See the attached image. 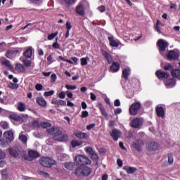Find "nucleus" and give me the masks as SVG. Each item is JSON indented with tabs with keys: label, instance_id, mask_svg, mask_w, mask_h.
Listing matches in <instances>:
<instances>
[{
	"label": "nucleus",
	"instance_id": "f257e3e1",
	"mask_svg": "<svg viewBox=\"0 0 180 180\" xmlns=\"http://www.w3.org/2000/svg\"><path fill=\"white\" fill-rule=\"evenodd\" d=\"M75 161L78 165H91V160L88 156L78 155L75 158Z\"/></svg>",
	"mask_w": 180,
	"mask_h": 180
},
{
	"label": "nucleus",
	"instance_id": "f03ea898",
	"mask_svg": "<svg viewBox=\"0 0 180 180\" xmlns=\"http://www.w3.org/2000/svg\"><path fill=\"white\" fill-rule=\"evenodd\" d=\"M89 8V4L86 0H83L82 4L76 7V13L79 16H85V9Z\"/></svg>",
	"mask_w": 180,
	"mask_h": 180
},
{
	"label": "nucleus",
	"instance_id": "7ed1b4c3",
	"mask_svg": "<svg viewBox=\"0 0 180 180\" xmlns=\"http://www.w3.org/2000/svg\"><path fill=\"white\" fill-rule=\"evenodd\" d=\"M39 162L42 167H45L46 168H51L53 165H56V160L49 157L41 158L39 159Z\"/></svg>",
	"mask_w": 180,
	"mask_h": 180
},
{
	"label": "nucleus",
	"instance_id": "20e7f679",
	"mask_svg": "<svg viewBox=\"0 0 180 180\" xmlns=\"http://www.w3.org/2000/svg\"><path fill=\"white\" fill-rule=\"evenodd\" d=\"M53 140L56 141H68V136L65 134H63V131L60 129H56L54 135H53Z\"/></svg>",
	"mask_w": 180,
	"mask_h": 180
},
{
	"label": "nucleus",
	"instance_id": "39448f33",
	"mask_svg": "<svg viewBox=\"0 0 180 180\" xmlns=\"http://www.w3.org/2000/svg\"><path fill=\"white\" fill-rule=\"evenodd\" d=\"M141 108V103L140 102L134 103L129 108V113L131 116H136L139 113Z\"/></svg>",
	"mask_w": 180,
	"mask_h": 180
},
{
	"label": "nucleus",
	"instance_id": "423d86ee",
	"mask_svg": "<svg viewBox=\"0 0 180 180\" xmlns=\"http://www.w3.org/2000/svg\"><path fill=\"white\" fill-rule=\"evenodd\" d=\"M143 123V118L136 117L132 120L129 124L131 127H133V129H141Z\"/></svg>",
	"mask_w": 180,
	"mask_h": 180
},
{
	"label": "nucleus",
	"instance_id": "0eeeda50",
	"mask_svg": "<svg viewBox=\"0 0 180 180\" xmlns=\"http://www.w3.org/2000/svg\"><path fill=\"white\" fill-rule=\"evenodd\" d=\"M157 44L159 47V51L161 54L165 51L167 47H168V42L167 41L160 39L158 41Z\"/></svg>",
	"mask_w": 180,
	"mask_h": 180
},
{
	"label": "nucleus",
	"instance_id": "6e6552de",
	"mask_svg": "<svg viewBox=\"0 0 180 180\" xmlns=\"http://www.w3.org/2000/svg\"><path fill=\"white\" fill-rule=\"evenodd\" d=\"M179 51L172 50L168 52L166 57L168 60H178L179 58Z\"/></svg>",
	"mask_w": 180,
	"mask_h": 180
},
{
	"label": "nucleus",
	"instance_id": "1a4fd4ad",
	"mask_svg": "<svg viewBox=\"0 0 180 180\" xmlns=\"http://www.w3.org/2000/svg\"><path fill=\"white\" fill-rule=\"evenodd\" d=\"M84 150L90 155L91 160L94 161H98V160H99V156H98V154L94 150V148L87 147L84 148Z\"/></svg>",
	"mask_w": 180,
	"mask_h": 180
},
{
	"label": "nucleus",
	"instance_id": "9d476101",
	"mask_svg": "<svg viewBox=\"0 0 180 180\" xmlns=\"http://www.w3.org/2000/svg\"><path fill=\"white\" fill-rule=\"evenodd\" d=\"M110 136L113 139V140H115V141H117L120 136H122V131H120V130L119 129H114L112 130Z\"/></svg>",
	"mask_w": 180,
	"mask_h": 180
},
{
	"label": "nucleus",
	"instance_id": "9b49d317",
	"mask_svg": "<svg viewBox=\"0 0 180 180\" xmlns=\"http://www.w3.org/2000/svg\"><path fill=\"white\" fill-rule=\"evenodd\" d=\"M158 147V143H157L156 142H150L146 146L148 151H157Z\"/></svg>",
	"mask_w": 180,
	"mask_h": 180
},
{
	"label": "nucleus",
	"instance_id": "f8f14e48",
	"mask_svg": "<svg viewBox=\"0 0 180 180\" xmlns=\"http://www.w3.org/2000/svg\"><path fill=\"white\" fill-rule=\"evenodd\" d=\"M156 113L158 117H162V119H164V117L165 116V110H164V108L162 106H157Z\"/></svg>",
	"mask_w": 180,
	"mask_h": 180
},
{
	"label": "nucleus",
	"instance_id": "ddd939ff",
	"mask_svg": "<svg viewBox=\"0 0 180 180\" xmlns=\"http://www.w3.org/2000/svg\"><path fill=\"white\" fill-rule=\"evenodd\" d=\"M155 75L159 79H161V78H168V77H169V74L168 72H162L161 70H157Z\"/></svg>",
	"mask_w": 180,
	"mask_h": 180
},
{
	"label": "nucleus",
	"instance_id": "4468645a",
	"mask_svg": "<svg viewBox=\"0 0 180 180\" xmlns=\"http://www.w3.org/2000/svg\"><path fill=\"white\" fill-rule=\"evenodd\" d=\"M120 70V65L117 62H113L110 68V72H117Z\"/></svg>",
	"mask_w": 180,
	"mask_h": 180
},
{
	"label": "nucleus",
	"instance_id": "2eb2a0df",
	"mask_svg": "<svg viewBox=\"0 0 180 180\" xmlns=\"http://www.w3.org/2000/svg\"><path fill=\"white\" fill-rule=\"evenodd\" d=\"M101 53L103 57H105V60L108 61V64H112V63H113V59L112 58L110 54L105 51H102Z\"/></svg>",
	"mask_w": 180,
	"mask_h": 180
},
{
	"label": "nucleus",
	"instance_id": "dca6fc26",
	"mask_svg": "<svg viewBox=\"0 0 180 180\" xmlns=\"http://www.w3.org/2000/svg\"><path fill=\"white\" fill-rule=\"evenodd\" d=\"M4 136L5 139L8 140V141H13V132L12 131H8L4 132Z\"/></svg>",
	"mask_w": 180,
	"mask_h": 180
},
{
	"label": "nucleus",
	"instance_id": "f3484780",
	"mask_svg": "<svg viewBox=\"0 0 180 180\" xmlns=\"http://www.w3.org/2000/svg\"><path fill=\"white\" fill-rule=\"evenodd\" d=\"M17 54H18V51H7L6 53V57L7 58H9L10 60H12V58H14V57H16Z\"/></svg>",
	"mask_w": 180,
	"mask_h": 180
},
{
	"label": "nucleus",
	"instance_id": "a211bd4d",
	"mask_svg": "<svg viewBox=\"0 0 180 180\" xmlns=\"http://www.w3.org/2000/svg\"><path fill=\"white\" fill-rule=\"evenodd\" d=\"M108 40L110 42V46H111L112 47H119V43L117 42V41L115 40V37H108Z\"/></svg>",
	"mask_w": 180,
	"mask_h": 180
},
{
	"label": "nucleus",
	"instance_id": "6ab92c4d",
	"mask_svg": "<svg viewBox=\"0 0 180 180\" xmlns=\"http://www.w3.org/2000/svg\"><path fill=\"white\" fill-rule=\"evenodd\" d=\"M37 103L39 105V106H41L42 108H44L47 105V102L43 97H38L36 100Z\"/></svg>",
	"mask_w": 180,
	"mask_h": 180
},
{
	"label": "nucleus",
	"instance_id": "aec40b11",
	"mask_svg": "<svg viewBox=\"0 0 180 180\" xmlns=\"http://www.w3.org/2000/svg\"><path fill=\"white\" fill-rule=\"evenodd\" d=\"M133 147L136 151H141V141L136 140L133 143Z\"/></svg>",
	"mask_w": 180,
	"mask_h": 180
},
{
	"label": "nucleus",
	"instance_id": "412c9836",
	"mask_svg": "<svg viewBox=\"0 0 180 180\" xmlns=\"http://www.w3.org/2000/svg\"><path fill=\"white\" fill-rule=\"evenodd\" d=\"M33 53V48L30 46L23 53L26 58H32V54Z\"/></svg>",
	"mask_w": 180,
	"mask_h": 180
},
{
	"label": "nucleus",
	"instance_id": "4be33fe9",
	"mask_svg": "<svg viewBox=\"0 0 180 180\" xmlns=\"http://www.w3.org/2000/svg\"><path fill=\"white\" fill-rule=\"evenodd\" d=\"M165 85L167 88H172L173 86H175V79H167L165 82Z\"/></svg>",
	"mask_w": 180,
	"mask_h": 180
},
{
	"label": "nucleus",
	"instance_id": "5701e85b",
	"mask_svg": "<svg viewBox=\"0 0 180 180\" xmlns=\"http://www.w3.org/2000/svg\"><path fill=\"white\" fill-rule=\"evenodd\" d=\"M28 154L31 158H39L40 157V153L37 150H31L28 152Z\"/></svg>",
	"mask_w": 180,
	"mask_h": 180
},
{
	"label": "nucleus",
	"instance_id": "b1692460",
	"mask_svg": "<svg viewBox=\"0 0 180 180\" xmlns=\"http://www.w3.org/2000/svg\"><path fill=\"white\" fill-rule=\"evenodd\" d=\"M75 136L76 137H77V139H86L88 137V134L86 133H84V132H81V131H78V132H75Z\"/></svg>",
	"mask_w": 180,
	"mask_h": 180
},
{
	"label": "nucleus",
	"instance_id": "393cba45",
	"mask_svg": "<svg viewBox=\"0 0 180 180\" xmlns=\"http://www.w3.org/2000/svg\"><path fill=\"white\" fill-rule=\"evenodd\" d=\"M9 118L14 122H20L22 121V116L18 115L17 114H11L9 116Z\"/></svg>",
	"mask_w": 180,
	"mask_h": 180
},
{
	"label": "nucleus",
	"instance_id": "a878e982",
	"mask_svg": "<svg viewBox=\"0 0 180 180\" xmlns=\"http://www.w3.org/2000/svg\"><path fill=\"white\" fill-rule=\"evenodd\" d=\"M8 153L11 155V157L16 158L18 157L19 155V152L13 148H8Z\"/></svg>",
	"mask_w": 180,
	"mask_h": 180
},
{
	"label": "nucleus",
	"instance_id": "bb28decb",
	"mask_svg": "<svg viewBox=\"0 0 180 180\" xmlns=\"http://www.w3.org/2000/svg\"><path fill=\"white\" fill-rule=\"evenodd\" d=\"M53 105H58V106H66L67 101L64 100H56L55 101H52Z\"/></svg>",
	"mask_w": 180,
	"mask_h": 180
},
{
	"label": "nucleus",
	"instance_id": "cd10ccee",
	"mask_svg": "<svg viewBox=\"0 0 180 180\" xmlns=\"http://www.w3.org/2000/svg\"><path fill=\"white\" fill-rule=\"evenodd\" d=\"M123 169L127 172V174H134L136 171H137V169L136 167H124Z\"/></svg>",
	"mask_w": 180,
	"mask_h": 180
},
{
	"label": "nucleus",
	"instance_id": "c85d7f7f",
	"mask_svg": "<svg viewBox=\"0 0 180 180\" xmlns=\"http://www.w3.org/2000/svg\"><path fill=\"white\" fill-rule=\"evenodd\" d=\"M172 75L174 78H177V79H180V70L176 69L172 70Z\"/></svg>",
	"mask_w": 180,
	"mask_h": 180
},
{
	"label": "nucleus",
	"instance_id": "c756f323",
	"mask_svg": "<svg viewBox=\"0 0 180 180\" xmlns=\"http://www.w3.org/2000/svg\"><path fill=\"white\" fill-rule=\"evenodd\" d=\"M15 70L19 72H25V71H26V68H25L22 64L18 63L15 65Z\"/></svg>",
	"mask_w": 180,
	"mask_h": 180
},
{
	"label": "nucleus",
	"instance_id": "7c9ffc66",
	"mask_svg": "<svg viewBox=\"0 0 180 180\" xmlns=\"http://www.w3.org/2000/svg\"><path fill=\"white\" fill-rule=\"evenodd\" d=\"M71 146L73 148H76V147H79V146H82V141H77V140H72L71 141Z\"/></svg>",
	"mask_w": 180,
	"mask_h": 180
},
{
	"label": "nucleus",
	"instance_id": "2f4dec72",
	"mask_svg": "<svg viewBox=\"0 0 180 180\" xmlns=\"http://www.w3.org/2000/svg\"><path fill=\"white\" fill-rule=\"evenodd\" d=\"M122 75L124 79H129V75H130V69L125 68L122 70Z\"/></svg>",
	"mask_w": 180,
	"mask_h": 180
},
{
	"label": "nucleus",
	"instance_id": "473e14b6",
	"mask_svg": "<svg viewBox=\"0 0 180 180\" xmlns=\"http://www.w3.org/2000/svg\"><path fill=\"white\" fill-rule=\"evenodd\" d=\"M91 168L88 167H83V176H89V175H91Z\"/></svg>",
	"mask_w": 180,
	"mask_h": 180
},
{
	"label": "nucleus",
	"instance_id": "72a5a7b5",
	"mask_svg": "<svg viewBox=\"0 0 180 180\" xmlns=\"http://www.w3.org/2000/svg\"><path fill=\"white\" fill-rule=\"evenodd\" d=\"M18 110L19 112H25L26 110V105L22 102H19L18 103Z\"/></svg>",
	"mask_w": 180,
	"mask_h": 180
},
{
	"label": "nucleus",
	"instance_id": "f704fd0d",
	"mask_svg": "<svg viewBox=\"0 0 180 180\" xmlns=\"http://www.w3.org/2000/svg\"><path fill=\"white\" fill-rule=\"evenodd\" d=\"M2 65H6V67H8V68H13V65L11 63V61L9 60H4L1 61Z\"/></svg>",
	"mask_w": 180,
	"mask_h": 180
},
{
	"label": "nucleus",
	"instance_id": "c9c22d12",
	"mask_svg": "<svg viewBox=\"0 0 180 180\" xmlns=\"http://www.w3.org/2000/svg\"><path fill=\"white\" fill-rule=\"evenodd\" d=\"M0 126L4 130H6V129H9V124L6 121H1L0 122Z\"/></svg>",
	"mask_w": 180,
	"mask_h": 180
},
{
	"label": "nucleus",
	"instance_id": "e433bc0d",
	"mask_svg": "<svg viewBox=\"0 0 180 180\" xmlns=\"http://www.w3.org/2000/svg\"><path fill=\"white\" fill-rule=\"evenodd\" d=\"M19 140L22 141L24 144H26L27 143V136L26 135L20 134L19 136Z\"/></svg>",
	"mask_w": 180,
	"mask_h": 180
},
{
	"label": "nucleus",
	"instance_id": "4c0bfd02",
	"mask_svg": "<svg viewBox=\"0 0 180 180\" xmlns=\"http://www.w3.org/2000/svg\"><path fill=\"white\" fill-rule=\"evenodd\" d=\"M65 167L66 168V169H68L69 171H72V169H74V163H66L65 164Z\"/></svg>",
	"mask_w": 180,
	"mask_h": 180
},
{
	"label": "nucleus",
	"instance_id": "58836bf2",
	"mask_svg": "<svg viewBox=\"0 0 180 180\" xmlns=\"http://www.w3.org/2000/svg\"><path fill=\"white\" fill-rule=\"evenodd\" d=\"M8 144V139H4V138L0 139V145L2 146V147H6Z\"/></svg>",
	"mask_w": 180,
	"mask_h": 180
},
{
	"label": "nucleus",
	"instance_id": "ea45409f",
	"mask_svg": "<svg viewBox=\"0 0 180 180\" xmlns=\"http://www.w3.org/2000/svg\"><path fill=\"white\" fill-rule=\"evenodd\" d=\"M8 88H10V89H18L19 85L18 84L10 82L8 85Z\"/></svg>",
	"mask_w": 180,
	"mask_h": 180
},
{
	"label": "nucleus",
	"instance_id": "a19ab883",
	"mask_svg": "<svg viewBox=\"0 0 180 180\" xmlns=\"http://www.w3.org/2000/svg\"><path fill=\"white\" fill-rule=\"evenodd\" d=\"M57 130H58V129H56L55 127H52L51 129H46V131L48 133H49V134H51V136H53V137H54V134H55L56 131H57Z\"/></svg>",
	"mask_w": 180,
	"mask_h": 180
},
{
	"label": "nucleus",
	"instance_id": "79ce46f5",
	"mask_svg": "<svg viewBox=\"0 0 180 180\" xmlns=\"http://www.w3.org/2000/svg\"><path fill=\"white\" fill-rule=\"evenodd\" d=\"M75 175L79 176L80 175H83V168L77 167L75 172Z\"/></svg>",
	"mask_w": 180,
	"mask_h": 180
},
{
	"label": "nucleus",
	"instance_id": "37998d69",
	"mask_svg": "<svg viewBox=\"0 0 180 180\" xmlns=\"http://www.w3.org/2000/svg\"><path fill=\"white\" fill-rule=\"evenodd\" d=\"M23 64L27 67V68H29V67H32V61L27 59H24L22 60Z\"/></svg>",
	"mask_w": 180,
	"mask_h": 180
},
{
	"label": "nucleus",
	"instance_id": "c03bdc74",
	"mask_svg": "<svg viewBox=\"0 0 180 180\" xmlns=\"http://www.w3.org/2000/svg\"><path fill=\"white\" fill-rule=\"evenodd\" d=\"M41 127V123H40L39 121L37 120H34L32 122V127H35L36 129H39V127Z\"/></svg>",
	"mask_w": 180,
	"mask_h": 180
},
{
	"label": "nucleus",
	"instance_id": "a18cd8bd",
	"mask_svg": "<svg viewBox=\"0 0 180 180\" xmlns=\"http://www.w3.org/2000/svg\"><path fill=\"white\" fill-rule=\"evenodd\" d=\"M52 47L56 50H60L61 49V46H60V44H58V42L57 41V39H56V41L52 44Z\"/></svg>",
	"mask_w": 180,
	"mask_h": 180
},
{
	"label": "nucleus",
	"instance_id": "49530a36",
	"mask_svg": "<svg viewBox=\"0 0 180 180\" xmlns=\"http://www.w3.org/2000/svg\"><path fill=\"white\" fill-rule=\"evenodd\" d=\"M88 60H89V58H82L80 59L81 61V65H86V64H88Z\"/></svg>",
	"mask_w": 180,
	"mask_h": 180
},
{
	"label": "nucleus",
	"instance_id": "de8ad7c7",
	"mask_svg": "<svg viewBox=\"0 0 180 180\" xmlns=\"http://www.w3.org/2000/svg\"><path fill=\"white\" fill-rule=\"evenodd\" d=\"M41 127L47 129V127H51V124L50 122H41Z\"/></svg>",
	"mask_w": 180,
	"mask_h": 180
},
{
	"label": "nucleus",
	"instance_id": "09e8293b",
	"mask_svg": "<svg viewBox=\"0 0 180 180\" xmlns=\"http://www.w3.org/2000/svg\"><path fill=\"white\" fill-rule=\"evenodd\" d=\"M65 87L66 88V89H68V91H74L75 89H77L76 86H72L69 84H66Z\"/></svg>",
	"mask_w": 180,
	"mask_h": 180
},
{
	"label": "nucleus",
	"instance_id": "8fccbe9b",
	"mask_svg": "<svg viewBox=\"0 0 180 180\" xmlns=\"http://www.w3.org/2000/svg\"><path fill=\"white\" fill-rule=\"evenodd\" d=\"M58 34V32H55L48 35V40H53Z\"/></svg>",
	"mask_w": 180,
	"mask_h": 180
},
{
	"label": "nucleus",
	"instance_id": "3c124183",
	"mask_svg": "<svg viewBox=\"0 0 180 180\" xmlns=\"http://www.w3.org/2000/svg\"><path fill=\"white\" fill-rule=\"evenodd\" d=\"M164 70H165L166 71H168V70L172 71V70H174V67L169 63L164 67Z\"/></svg>",
	"mask_w": 180,
	"mask_h": 180
},
{
	"label": "nucleus",
	"instance_id": "603ef678",
	"mask_svg": "<svg viewBox=\"0 0 180 180\" xmlns=\"http://www.w3.org/2000/svg\"><path fill=\"white\" fill-rule=\"evenodd\" d=\"M58 58H59V60H61L62 61H65L66 63H69V64H74L73 61H72L71 60L65 59L63 56H59Z\"/></svg>",
	"mask_w": 180,
	"mask_h": 180
},
{
	"label": "nucleus",
	"instance_id": "864d4df0",
	"mask_svg": "<svg viewBox=\"0 0 180 180\" xmlns=\"http://www.w3.org/2000/svg\"><path fill=\"white\" fill-rule=\"evenodd\" d=\"M168 163L169 165L174 164V156L172 155H168Z\"/></svg>",
	"mask_w": 180,
	"mask_h": 180
},
{
	"label": "nucleus",
	"instance_id": "5fc2aeb1",
	"mask_svg": "<svg viewBox=\"0 0 180 180\" xmlns=\"http://www.w3.org/2000/svg\"><path fill=\"white\" fill-rule=\"evenodd\" d=\"M54 95V90H51V91H46L44 94V96H51Z\"/></svg>",
	"mask_w": 180,
	"mask_h": 180
},
{
	"label": "nucleus",
	"instance_id": "6e6d98bb",
	"mask_svg": "<svg viewBox=\"0 0 180 180\" xmlns=\"http://www.w3.org/2000/svg\"><path fill=\"white\" fill-rule=\"evenodd\" d=\"M100 110H101L103 116H108L106 110H105V108L103 106H100Z\"/></svg>",
	"mask_w": 180,
	"mask_h": 180
},
{
	"label": "nucleus",
	"instance_id": "4d7b16f0",
	"mask_svg": "<svg viewBox=\"0 0 180 180\" xmlns=\"http://www.w3.org/2000/svg\"><path fill=\"white\" fill-rule=\"evenodd\" d=\"M89 116V112L88 111H82V119H85V117H88Z\"/></svg>",
	"mask_w": 180,
	"mask_h": 180
},
{
	"label": "nucleus",
	"instance_id": "13d9d810",
	"mask_svg": "<svg viewBox=\"0 0 180 180\" xmlns=\"http://www.w3.org/2000/svg\"><path fill=\"white\" fill-rule=\"evenodd\" d=\"M65 95H66L65 91H61L58 94V98H60V99H64L65 98Z\"/></svg>",
	"mask_w": 180,
	"mask_h": 180
},
{
	"label": "nucleus",
	"instance_id": "bf43d9fd",
	"mask_svg": "<svg viewBox=\"0 0 180 180\" xmlns=\"http://www.w3.org/2000/svg\"><path fill=\"white\" fill-rule=\"evenodd\" d=\"M35 89L37 91H41L43 89V85L41 84H37L35 85Z\"/></svg>",
	"mask_w": 180,
	"mask_h": 180
},
{
	"label": "nucleus",
	"instance_id": "052dcab7",
	"mask_svg": "<svg viewBox=\"0 0 180 180\" xmlns=\"http://www.w3.org/2000/svg\"><path fill=\"white\" fill-rule=\"evenodd\" d=\"M0 103H3L4 105H8V102H6V96H4L3 98H0Z\"/></svg>",
	"mask_w": 180,
	"mask_h": 180
},
{
	"label": "nucleus",
	"instance_id": "680f3d73",
	"mask_svg": "<svg viewBox=\"0 0 180 180\" xmlns=\"http://www.w3.org/2000/svg\"><path fill=\"white\" fill-rule=\"evenodd\" d=\"M6 157V153L4 150H0V160H4Z\"/></svg>",
	"mask_w": 180,
	"mask_h": 180
},
{
	"label": "nucleus",
	"instance_id": "e2e57ef3",
	"mask_svg": "<svg viewBox=\"0 0 180 180\" xmlns=\"http://www.w3.org/2000/svg\"><path fill=\"white\" fill-rule=\"evenodd\" d=\"M65 4L68 5H74L75 4V0H64Z\"/></svg>",
	"mask_w": 180,
	"mask_h": 180
},
{
	"label": "nucleus",
	"instance_id": "0e129e2a",
	"mask_svg": "<svg viewBox=\"0 0 180 180\" xmlns=\"http://www.w3.org/2000/svg\"><path fill=\"white\" fill-rule=\"evenodd\" d=\"M51 82H56V80L57 79V75L56 74H52L51 75Z\"/></svg>",
	"mask_w": 180,
	"mask_h": 180
},
{
	"label": "nucleus",
	"instance_id": "69168bd1",
	"mask_svg": "<svg viewBox=\"0 0 180 180\" xmlns=\"http://www.w3.org/2000/svg\"><path fill=\"white\" fill-rule=\"evenodd\" d=\"M72 26L71 25V22L67 21L66 22V29L67 30L70 31V29H72Z\"/></svg>",
	"mask_w": 180,
	"mask_h": 180
},
{
	"label": "nucleus",
	"instance_id": "338daca9",
	"mask_svg": "<svg viewBox=\"0 0 180 180\" xmlns=\"http://www.w3.org/2000/svg\"><path fill=\"white\" fill-rule=\"evenodd\" d=\"M65 94H66L68 98H69L70 99H71L72 98V92H71L70 91H66Z\"/></svg>",
	"mask_w": 180,
	"mask_h": 180
},
{
	"label": "nucleus",
	"instance_id": "774afa93",
	"mask_svg": "<svg viewBox=\"0 0 180 180\" xmlns=\"http://www.w3.org/2000/svg\"><path fill=\"white\" fill-rule=\"evenodd\" d=\"M114 105L116 106L117 108L120 106V101L119 99H116L114 101Z\"/></svg>",
	"mask_w": 180,
	"mask_h": 180
}]
</instances>
